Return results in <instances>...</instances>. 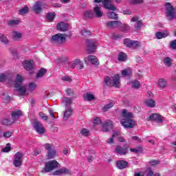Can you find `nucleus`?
<instances>
[{
    "label": "nucleus",
    "instance_id": "f257e3e1",
    "mask_svg": "<svg viewBox=\"0 0 176 176\" xmlns=\"http://www.w3.org/2000/svg\"><path fill=\"white\" fill-rule=\"evenodd\" d=\"M122 119L121 120L122 126L125 129H133L135 126V121L133 120L134 115L131 112H127L126 109H123L122 112Z\"/></svg>",
    "mask_w": 176,
    "mask_h": 176
},
{
    "label": "nucleus",
    "instance_id": "f03ea898",
    "mask_svg": "<svg viewBox=\"0 0 176 176\" xmlns=\"http://www.w3.org/2000/svg\"><path fill=\"white\" fill-rule=\"evenodd\" d=\"M104 83L107 86H109L112 87L115 86V87H120V76L119 74H115L114 76L109 78L106 77L104 78Z\"/></svg>",
    "mask_w": 176,
    "mask_h": 176
},
{
    "label": "nucleus",
    "instance_id": "7ed1b4c3",
    "mask_svg": "<svg viewBox=\"0 0 176 176\" xmlns=\"http://www.w3.org/2000/svg\"><path fill=\"white\" fill-rule=\"evenodd\" d=\"M165 10L166 17H168V20H173V19H175L174 6H173L170 2L165 3Z\"/></svg>",
    "mask_w": 176,
    "mask_h": 176
},
{
    "label": "nucleus",
    "instance_id": "20e7f679",
    "mask_svg": "<svg viewBox=\"0 0 176 176\" xmlns=\"http://www.w3.org/2000/svg\"><path fill=\"white\" fill-rule=\"evenodd\" d=\"M66 37L67 35L65 34L58 33L52 36L51 42L56 45H63L65 42Z\"/></svg>",
    "mask_w": 176,
    "mask_h": 176
},
{
    "label": "nucleus",
    "instance_id": "39448f33",
    "mask_svg": "<svg viewBox=\"0 0 176 176\" xmlns=\"http://www.w3.org/2000/svg\"><path fill=\"white\" fill-rule=\"evenodd\" d=\"M60 164L55 160H51L45 163V166L43 168V171L45 173H50V171H53L55 168H57Z\"/></svg>",
    "mask_w": 176,
    "mask_h": 176
},
{
    "label": "nucleus",
    "instance_id": "423d86ee",
    "mask_svg": "<svg viewBox=\"0 0 176 176\" xmlns=\"http://www.w3.org/2000/svg\"><path fill=\"white\" fill-rule=\"evenodd\" d=\"M95 3H102L103 4L104 8L107 9V10H118V8L112 3H109V0H94Z\"/></svg>",
    "mask_w": 176,
    "mask_h": 176
},
{
    "label": "nucleus",
    "instance_id": "0eeeda50",
    "mask_svg": "<svg viewBox=\"0 0 176 176\" xmlns=\"http://www.w3.org/2000/svg\"><path fill=\"white\" fill-rule=\"evenodd\" d=\"M23 156H24V154L20 151H18L16 153V154L14 156V162L13 164L14 167H20L21 164H23Z\"/></svg>",
    "mask_w": 176,
    "mask_h": 176
},
{
    "label": "nucleus",
    "instance_id": "6e6552de",
    "mask_svg": "<svg viewBox=\"0 0 176 176\" xmlns=\"http://www.w3.org/2000/svg\"><path fill=\"white\" fill-rule=\"evenodd\" d=\"M45 148L47 151L48 159H54L56 157V150L53 149L52 144L47 143L45 144Z\"/></svg>",
    "mask_w": 176,
    "mask_h": 176
},
{
    "label": "nucleus",
    "instance_id": "1a4fd4ad",
    "mask_svg": "<svg viewBox=\"0 0 176 176\" xmlns=\"http://www.w3.org/2000/svg\"><path fill=\"white\" fill-rule=\"evenodd\" d=\"M98 44L94 40H87V52L89 54L94 53Z\"/></svg>",
    "mask_w": 176,
    "mask_h": 176
},
{
    "label": "nucleus",
    "instance_id": "9d476101",
    "mask_svg": "<svg viewBox=\"0 0 176 176\" xmlns=\"http://www.w3.org/2000/svg\"><path fill=\"white\" fill-rule=\"evenodd\" d=\"M124 45L126 47H129L131 49H135L138 46L140 45V43L138 41H132L129 38L124 39Z\"/></svg>",
    "mask_w": 176,
    "mask_h": 176
},
{
    "label": "nucleus",
    "instance_id": "9b49d317",
    "mask_svg": "<svg viewBox=\"0 0 176 176\" xmlns=\"http://www.w3.org/2000/svg\"><path fill=\"white\" fill-rule=\"evenodd\" d=\"M147 122H156V123H162L163 117L157 113H153L146 118Z\"/></svg>",
    "mask_w": 176,
    "mask_h": 176
},
{
    "label": "nucleus",
    "instance_id": "f8f14e48",
    "mask_svg": "<svg viewBox=\"0 0 176 176\" xmlns=\"http://www.w3.org/2000/svg\"><path fill=\"white\" fill-rule=\"evenodd\" d=\"M23 68H25V69L26 71H28L30 74V75H32L33 74L34 71V60H25L23 63Z\"/></svg>",
    "mask_w": 176,
    "mask_h": 176
},
{
    "label": "nucleus",
    "instance_id": "ddd939ff",
    "mask_svg": "<svg viewBox=\"0 0 176 176\" xmlns=\"http://www.w3.org/2000/svg\"><path fill=\"white\" fill-rule=\"evenodd\" d=\"M33 127L38 134H44L45 130L43 127V124L41 122L34 121L33 122Z\"/></svg>",
    "mask_w": 176,
    "mask_h": 176
},
{
    "label": "nucleus",
    "instance_id": "4468645a",
    "mask_svg": "<svg viewBox=\"0 0 176 176\" xmlns=\"http://www.w3.org/2000/svg\"><path fill=\"white\" fill-rule=\"evenodd\" d=\"M16 91L19 93V96H25L27 92V85L23 84H14Z\"/></svg>",
    "mask_w": 176,
    "mask_h": 176
},
{
    "label": "nucleus",
    "instance_id": "2eb2a0df",
    "mask_svg": "<svg viewBox=\"0 0 176 176\" xmlns=\"http://www.w3.org/2000/svg\"><path fill=\"white\" fill-rule=\"evenodd\" d=\"M112 129H113V124L111 120H107L102 124V131L104 133L111 131Z\"/></svg>",
    "mask_w": 176,
    "mask_h": 176
},
{
    "label": "nucleus",
    "instance_id": "dca6fc26",
    "mask_svg": "<svg viewBox=\"0 0 176 176\" xmlns=\"http://www.w3.org/2000/svg\"><path fill=\"white\" fill-rule=\"evenodd\" d=\"M21 116H23V111L21 110H15L11 114V120L12 123H14L20 119Z\"/></svg>",
    "mask_w": 176,
    "mask_h": 176
},
{
    "label": "nucleus",
    "instance_id": "f3484780",
    "mask_svg": "<svg viewBox=\"0 0 176 176\" xmlns=\"http://www.w3.org/2000/svg\"><path fill=\"white\" fill-rule=\"evenodd\" d=\"M116 153L121 155V156H125L129 153V147L123 148L120 145H118L116 147Z\"/></svg>",
    "mask_w": 176,
    "mask_h": 176
},
{
    "label": "nucleus",
    "instance_id": "a211bd4d",
    "mask_svg": "<svg viewBox=\"0 0 176 176\" xmlns=\"http://www.w3.org/2000/svg\"><path fill=\"white\" fill-rule=\"evenodd\" d=\"M132 23H136L135 25V30L138 31V30H141L142 27V20H140V17L138 16H133L131 19Z\"/></svg>",
    "mask_w": 176,
    "mask_h": 176
},
{
    "label": "nucleus",
    "instance_id": "6ab92c4d",
    "mask_svg": "<svg viewBox=\"0 0 176 176\" xmlns=\"http://www.w3.org/2000/svg\"><path fill=\"white\" fill-rule=\"evenodd\" d=\"M116 164L117 168L119 170H124V168H127V167H129V162L123 160L117 161Z\"/></svg>",
    "mask_w": 176,
    "mask_h": 176
},
{
    "label": "nucleus",
    "instance_id": "aec40b11",
    "mask_svg": "<svg viewBox=\"0 0 176 176\" xmlns=\"http://www.w3.org/2000/svg\"><path fill=\"white\" fill-rule=\"evenodd\" d=\"M33 12H34V13H36V14H39V13H41V12H42L43 8H42V3L38 1L36 2L32 8Z\"/></svg>",
    "mask_w": 176,
    "mask_h": 176
},
{
    "label": "nucleus",
    "instance_id": "412c9836",
    "mask_svg": "<svg viewBox=\"0 0 176 176\" xmlns=\"http://www.w3.org/2000/svg\"><path fill=\"white\" fill-rule=\"evenodd\" d=\"M69 173V170L68 168L63 167L58 170H55L54 172V175H61L63 174H68Z\"/></svg>",
    "mask_w": 176,
    "mask_h": 176
},
{
    "label": "nucleus",
    "instance_id": "4be33fe9",
    "mask_svg": "<svg viewBox=\"0 0 176 176\" xmlns=\"http://www.w3.org/2000/svg\"><path fill=\"white\" fill-rule=\"evenodd\" d=\"M58 31L65 32L68 30V26L64 22H60L56 26Z\"/></svg>",
    "mask_w": 176,
    "mask_h": 176
},
{
    "label": "nucleus",
    "instance_id": "5701e85b",
    "mask_svg": "<svg viewBox=\"0 0 176 176\" xmlns=\"http://www.w3.org/2000/svg\"><path fill=\"white\" fill-rule=\"evenodd\" d=\"M144 104L149 108H155L156 107V102L153 99H146L144 101Z\"/></svg>",
    "mask_w": 176,
    "mask_h": 176
},
{
    "label": "nucleus",
    "instance_id": "b1692460",
    "mask_svg": "<svg viewBox=\"0 0 176 176\" xmlns=\"http://www.w3.org/2000/svg\"><path fill=\"white\" fill-rule=\"evenodd\" d=\"M72 112H73V110L72 109H71V107L67 108L63 115L64 120H67V119H69V116L72 115Z\"/></svg>",
    "mask_w": 176,
    "mask_h": 176
},
{
    "label": "nucleus",
    "instance_id": "393cba45",
    "mask_svg": "<svg viewBox=\"0 0 176 176\" xmlns=\"http://www.w3.org/2000/svg\"><path fill=\"white\" fill-rule=\"evenodd\" d=\"M87 59L89 63H91V64H94L95 65H98L100 64V63H98V59L96 56L89 55L88 56Z\"/></svg>",
    "mask_w": 176,
    "mask_h": 176
},
{
    "label": "nucleus",
    "instance_id": "a878e982",
    "mask_svg": "<svg viewBox=\"0 0 176 176\" xmlns=\"http://www.w3.org/2000/svg\"><path fill=\"white\" fill-rule=\"evenodd\" d=\"M94 13H95L96 16L98 18L102 17V12H101V8L98 6L94 8Z\"/></svg>",
    "mask_w": 176,
    "mask_h": 176
},
{
    "label": "nucleus",
    "instance_id": "bb28decb",
    "mask_svg": "<svg viewBox=\"0 0 176 176\" xmlns=\"http://www.w3.org/2000/svg\"><path fill=\"white\" fill-rule=\"evenodd\" d=\"M47 73V70L45 68L42 67L41 69H40V70H38V73L36 74V79H38V78H42L43 76H45Z\"/></svg>",
    "mask_w": 176,
    "mask_h": 176
},
{
    "label": "nucleus",
    "instance_id": "cd10ccee",
    "mask_svg": "<svg viewBox=\"0 0 176 176\" xmlns=\"http://www.w3.org/2000/svg\"><path fill=\"white\" fill-rule=\"evenodd\" d=\"M107 17L109 19H111V20H118L119 19V15L116 14L115 12H107Z\"/></svg>",
    "mask_w": 176,
    "mask_h": 176
},
{
    "label": "nucleus",
    "instance_id": "c85d7f7f",
    "mask_svg": "<svg viewBox=\"0 0 176 176\" xmlns=\"http://www.w3.org/2000/svg\"><path fill=\"white\" fill-rule=\"evenodd\" d=\"M63 101L65 104V108H71V104H72V99L71 98L64 97Z\"/></svg>",
    "mask_w": 176,
    "mask_h": 176
},
{
    "label": "nucleus",
    "instance_id": "c756f323",
    "mask_svg": "<svg viewBox=\"0 0 176 176\" xmlns=\"http://www.w3.org/2000/svg\"><path fill=\"white\" fill-rule=\"evenodd\" d=\"M83 98L85 101H93L94 100V95L87 93L86 94L83 95Z\"/></svg>",
    "mask_w": 176,
    "mask_h": 176
},
{
    "label": "nucleus",
    "instance_id": "7c9ffc66",
    "mask_svg": "<svg viewBox=\"0 0 176 176\" xmlns=\"http://www.w3.org/2000/svg\"><path fill=\"white\" fill-rule=\"evenodd\" d=\"M130 30V25H129L127 23H122L120 26V30L122 32H125V31H129Z\"/></svg>",
    "mask_w": 176,
    "mask_h": 176
},
{
    "label": "nucleus",
    "instance_id": "2f4dec72",
    "mask_svg": "<svg viewBox=\"0 0 176 176\" xmlns=\"http://www.w3.org/2000/svg\"><path fill=\"white\" fill-rule=\"evenodd\" d=\"M58 64H66L67 61H68V57L67 56H61L58 58L56 60Z\"/></svg>",
    "mask_w": 176,
    "mask_h": 176
},
{
    "label": "nucleus",
    "instance_id": "473e14b6",
    "mask_svg": "<svg viewBox=\"0 0 176 176\" xmlns=\"http://www.w3.org/2000/svg\"><path fill=\"white\" fill-rule=\"evenodd\" d=\"M158 85L161 89H164L167 86V82L164 78H160L158 81Z\"/></svg>",
    "mask_w": 176,
    "mask_h": 176
},
{
    "label": "nucleus",
    "instance_id": "72a5a7b5",
    "mask_svg": "<svg viewBox=\"0 0 176 176\" xmlns=\"http://www.w3.org/2000/svg\"><path fill=\"white\" fill-rule=\"evenodd\" d=\"M127 60V54L124 52H120L118 55V61H126Z\"/></svg>",
    "mask_w": 176,
    "mask_h": 176
},
{
    "label": "nucleus",
    "instance_id": "f704fd0d",
    "mask_svg": "<svg viewBox=\"0 0 176 176\" xmlns=\"http://www.w3.org/2000/svg\"><path fill=\"white\" fill-rule=\"evenodd\" d=\"M12 36L15 41H19V39H21L23 34L19 32H13Z\"/></svg>",
    "mask_w": 176,
    "mask_h": 176
},
{
    "label": "nucleus",
    "instance_id": "c9c22d12",
    "mask_svg": "<svg viewBox=\"0 0 176 176\" xmlns=\"http://www.w3.org/2000/svg\"><path fill=\"white\" fill-rule=\"evenodd\" d=\"M28 12H29L28 8L27 6H25L23 8L19 10V14H21V16H25V14H27Z\"/></svg>",
    "mask_w": 176,
    "mask_h": 176
},
{
    "label": "nucleus",
    "instance_id": "e433bc0d",
    "mask_svg": "<svg viewBox=\"0 0 176 176\" xmlns=\"http://www.w3.org/2000/svg\"><path fill=\"white\" fill-rule=\"evenodd\" d=\"M173 63V60L170 59V57H166L164 59V64L166 65V67H171V64Z\"/></svg>",
    "mask_w": 176,
    "mask_h": 176
},
{
    "label": "nucleus",
    "instance_id": "4c0bfd02",
    "mask_svg": "<svg viewBox=\"0 0 176 176\" xmlns=\"http://www.w3.org/2000/svg\"><path fill=\"white\" fill-rule=\"evenodd\" d=\"M80 133L83 137H89L90 135V131L87 129H81Z\"/></svg>",
    "mask_w": 176,
    "mask_h": 176
},
{
    "label": "nucleus",
    "instance_id": "58836bf2",
    "mask_svg": "<svg viewBox=\"0 0 176 176\" xmlns=\"http://www.w3.org/2000/svg\"><path fill=\"white\" fill-rule=\"evenodd\" d=\"M23 80V77L20 76V74H17L15 80V85H22Z\"/></svg>",
    "mask_w": 176,
    "mask_h": 176
},
{
    "label": "nucleus",
    "instance_id": "ea45409f",
    "mask_svg": "<svg viewBox=\"0 0 176 176\" xmlns=\"http://www.w3.org/2000/svg\"><path fill=\"white\" fill-rule=\"evenodd\" d=\"M54 17H56L55 12H50L47 14V20L49 21H53V20H54Z\"/></svg>",
    "mask_w": 176,
    "mask_h": 176
},
{
    "label": "nucleus",
    "instance_id": "a19ab883",
    "mask_svg": "<svg viewBox=\"0 0 176 176\" xmlns=\"http://www.w3.org/2000/svg\"><path fill=\"white\" fill-rule=\"evenodd\" d=\"M131 83H132V87L133 89H140V86H141V84L137 80H132Z\"/></svg>",
    "mask_w": 176,
    "mask_h": 176
},
{
    "label": "nucleus",
    "instance_id": "79ce46f5",
    "mask_svg": "<svg viewBox=\"0 0 176 176\" xmlns=\"http://www.w3.org/2000/svg\"><path fill=\"white\" fill-rule=\"evenodd\" d=\"M155 36L157 39H162V38H166L167 35L162 32H157L155 33Z\"/></svg>",
    "mask_w": 176,
    "mask_h": 176
},
{
    "label": "nucleus",
    "instance_id": "37998d69",
    "mask_svg": "<svg viewBox=\"0 0 176 176\" xmlns=\"http://www.w3.org/2000/svg\"><path fill=\"white\" fill-rule=\"evenodd\" d=\"M85 16L87 17V19H93V17H94V14L93 13V11L88 10L85 12Z\"/></svg>",
    "mask_w": 176,
    "mask_h": 176
},
{
    "label": "nucleus",
    "instance_id": "c03bdc74",
    "mask_svg": "<svg viewBox=\"0 0 176 176\" xmlns=\"http://www.w3.org/2000/svg\"><path fill=\"white\" fill-rule=\"evenodd\" d=\"M0 41L3 43H9V40L3 34H0Z\"/></svg>",
    "mask_w": 176,
    "mask_h": 176
},
{
    "label": "nucleus",
    "instance_id": "a18cd8bd",
    "mask_svg": "<svg viewBox=\"0 0 176 176\" xmlns=\"http://www.w3.org/2000/svg\"><path fill=\"white\" fill-rule=\"evenodd\" d=\"M121 75L126 78V76H130L131 75V72L130 70L124 69L122 70Z\"/></svg>",
    "mask_w": 176,
    "mask_h": 176
},
{
    "label": "nucleus",
    "instance_id": "49530a36",
    "mask_svg": "<svg viewBox=\"0 0 176 176\" xmlns=\"http://www.w3.org/2000/svg\"><path fill=\"white\" fill-rule=\"evenodd\" d=\"M8 25H11V27H14V25H17V24L20 23V21L14 19V20L8 21Z\"/></svg>",
    "mask_w": 176,
    "mask_h": 176
},
{
    "label": "nucleus",
    "instance_id": "de8ad7c7",
    "mask_svg": "<svg viewBox=\"0 0 176 176\" xmlns=\"http://www.w3.org/2000/svg\"><path fill=\"white\" fill-rule=\"evenodd\" d=\"M112 107H113V104L112 102H110L104 105V107L102 109V110L103 111V112H107V111H108V109H111Z\"/></svg>",
    "mask_w": 176,
    "mask_h": 176
},
{
    "label": "nucleus",
    "instance_id": "09e8293b",
    "mask_svg": "<svg viewBox=\"0 0 176 176\" xmlns=\"http://www.w3.org/2000/svg\"><path fill=\"white\" fill-rule=\"evenodd\" d=\"M12 151V147L10 146V143H8L4 148L2 149V152L5 153H8V152H10Z\"/></svg>",
    "mask_w": 176,
    "mask_h": 176
},
{
    "label": "nucleus",
    "instance_id": "8fccbe9b",
    "mask_svg": "<svg viewBox=\"0 0 176 176\" xmlns=\"http://www.w3.org/2000/svg\"><path fill=\"white\" fill-rule=\"evenodd\" d=\"M1 124L10 125V124H13V122H12V120H10L4 118V119L1 120Z\"/></svg>",
    "mask_w": 176,
    "mask_h": 176
},
{
    "label": "nucleus",
    "instance_id": "3c124183",
    "mask_svg": "<svg viewBox=\"0 0 176 176\" xmlns=\"http://www.w3.org/2000/svg\"><path fill=\"white\" fill-rule=\"evenodd\" d=\"M129 151L131 152H133V153H140L142 151V147H138L136 148H130Z\"/></svg>",
    "mask_w": 176,
    "mask_h": 176
},
{
    "label": "nucleus",
    "instance_id": "603ef678",
    "mask_svg": "<svg viewBox=\"0 0 176 176\" xmlns=\"http://www.w3.org/2000/svg\"><path fill=\"white\" fill-rule=\"evenodd\" d=\"M35 89H36V83H35V82H30L29 84V90L30 91H34V90H35Z\"/></svg>",
    "mask_w": 176,
    "mask_h": 176
},
{
    "label": "nucleus",
    "instance_id": "864d4df0",
    "mask_svg": "<svg viewBox=\"0 0 176 176\" xmlns=\"http://www.w3.org/2000/svg\"><path fill=\"white\" fill-rule=\"evenodd\" d=\"M144 0H130V3L131 5H140V3H142Z\"/></svg>",
    "mask_w": 176,
    "mask_h": 176
},
{
    "label": "nucleus",
    "instance_id": "5fc2aeb1",
    "mask_svg": "<svg viewBox=\"0 0 176 176\" xmlns=\"http://www.w3.org/2000/svg\"><path fill=\"white\" fill-rule=\"evenodd\" d=\"M115 21H111L107 23V27L108 28H114Z\"/></svg>",
    "mask_w": 176,
    "mask_h": 176
},
{
    "label": "nucleus",
    "instance_id": "6e6d98bb",
    "mask_svg": "<svg viewBox=\"0 0 176 176\" xmlns=\"http://www.w3.org/2000/svg\"><path fill=\"white\" fill-rule=\"evenodd\" d=\"M40 118H41V119H43V120H47L48 118L47 116H46V114H45V113H43V111H41L38 113Z\"/></svg>",
    "mask_w": 176,
    "mask_h": 176
},
{
    "label": "nucleus",
    "instance_id": "4d7b16f0",
    "mask_svg": "<svg viewBox=\"0 0 176 176\" xmlns=\"http://www.w3.org/2000/svg\"><path fill=\"white\" fill-rule=\"evenodd\" d=\"M101 123V119L98 117H96L94 118V124L96 126V124H100Z\"/></svg>",
    "mask_w": 176,
    "mask_h": 176
},
{
    "label": "nucleus",
    "instance_id": "13d9d810",
    "mask_svg": "<svg viewBox=\"0 0 176 176\" xmlns=\"http://www.w3.org/2000/svg\"><path fill=\"white\" fill-rule=\"evenodd\" d=\"M146 176H153V170H152V168H148L147 170H146Z\"/></svg>",
    "mask_w": 176,
    "mask_h": 176
},
{
    "label": "nucleus",
    "instance_id": "bf43d9fd",
    "mask_svg": "<svg viewBox=\"0 0 176 176\" xmlns=\"http://www.w3.org/2000/svg\"><path fill=\"white\" fill-rule=\"evenodd\" d=\"M170 47L173 49V50H176V40L172 41L170 43Z\"/></svg>",
    "mask_w": 176,
    "mask_h": 176
},
{
    "label": "nucleus",
    "instance_id": "052dcab7",
    "mask_svg": "<svg viewBox=\"0 0 176 176\" xmlns=\"http://www.w3.org/2000/svg\"><path fill=\"white\" fill-rule=\"evenodd\" d=\"M81 34H82L83 36H89V35H90V32H89V30H83L81 32Z\"/></svg>",
    "mask_w": 176,
    "mask_h": 176
},
{
    "label": "nucleus",
    "instance_id": "680f3d73",
    "mask_svg": "<svg viewBox=\"0 0 176 176\" xmlns=\"http://www.w3.org/2000/svg\"><path fill=\"white\" fill-rule=\"evenodd\" d=\"M62 80H64L65 82H72V78L69 76H65L62 78Z\"/></svg>",
    "mask_w": 176,
    "mask_h": 176
},
{
    "label": "nucleus",
    "instance_id": "e2e57ef3",
    "mask_svg": "<svg viewBox=\"0 0 176 176\" xmlns=\"http://www.w3.org/2000/svg\"><path fill=\"white\" fill-rule=\"evenodd\" d=\"M120 25H122V22L120 21H114V28H120Z\"/></svg>",
    "mask_w": 176,
    "mask_h": 176
},
{
    "label": "nucleus",
    "instance_id": "0e129e2a",
    "mask_svg": "<svg viewBox=\"0 0 176 176\" xmlns=\"http://www.w3.org/2000/svg\"><path fill=\"white\" fill-rule=\"evenodd\" d=\"M8 79V76L4 74H0V82H5V80Z\"/></svg>",
    "mask_w": 176,
    "mask_h": 176
},
{
    "label": "nucleus",
    "instance_id": "69168bd1",
    "mask_svg": "<svg viewBox=\"0 0 176 176\" xmlns=\"http://www.w3.org/2000/svg\"><path fill=\"white\" fill-rule=\"evenodd\" d=\"M67 96H74V90L72 89H67L66 90Z\"/></svg>",
    "mask_w": 176,
    "mask_h": 176
},
{
    "label": "nucleus",
    "instance_id": "338daca9",
    "mask_svg": "<svg viewBox=\"0 0 176 176\" xmlns=\"http://www.w3.org/2000/svg\"><path fill=\"white\" fill-rule=\"evenodd\" d=\"M148 163L151 166H156V164H159V161L153 160L149 161Z\"/></svg>",
    "mask_w": 176,
    "mask_h": 176
},
{
    "label": "nucleus",
    "instance_id": "774afa93",
    "mask_svg": "<svg viewBox=\"0 0 176 176\" xmlns=\"http://www.w3.org/2000/svg\"><path fill=\"white\" fill-rule=\"evenodd\" d=\"M12 135L11 131H7L3 133V137L6 138H10V137Z\"/></svg>",
    "mask_w": 176,
    "mask_h": 176
}]
</instances>
